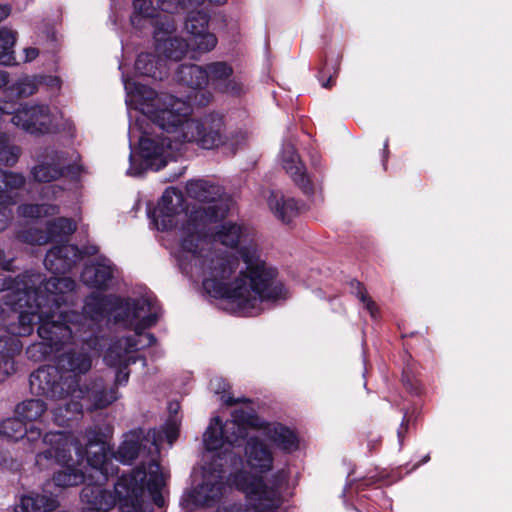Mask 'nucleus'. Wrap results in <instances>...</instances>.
<instances>
[{
  "label": "nucleus",
  "mask_w": 512,
  "mask_h": 512,
  "mask_svg": "<svg viewBox=\"0 0 512 512\" xmlns=\"http://www.w3.org/2000/svg\"><path fill=\"white\" fill-rule=\"evenodd\" d=\"M267 202L272 213L284 223L291 222L299 213V206L293 198L269 192Z\"/></svg>",
  "instance_id": "c756f323"
},
{
  "label": "nucleus",
  "mask_w": 512,
  "mask_h": 512,
  "mask_svg": "<svg viewBox=\"0 0 512 512\" xmlns=\"http://www.w3.org/2000/svg\"><path fill=\"white\" fill-rule=\"evenodd\" d=\"M58 212V206L52 204H26L18 207V213L20 216L31 219L55 215Z\"/></svg>",
  "instance_id": "c9c22d12"
},
{
  "label": "nucleus",
  "mask_w": 512,
  "mask_h": 512,
  "mask_svg": "<svg viewBox=\"0 0 512 512\" xmlns=\"http://www.w3.org/2000/svg\"><path fill=\"white\" fill-rule=\"evenodd\" d=\"M76 230V224L73 220L65 217H59L47 224L46 231H39L30 228L25 232H19L17 238L24 243L43 245L49 241L63 239Z\"/></svg>",
  "instance_id": "4be33fe9"
},
{
  "label": "nucleus",
  "mask_w": 512,
  "mask_h": 512,
  "mask_svg": "<svg viewBox=\"0 0 512 512\" xmlns=\"http://www.w3.org/2000/svg\"><path fill=\"white\" fill-rule=\"evenodd\" d=\"M167 135H156L147 133L136 119L129 125V141L132 144L133 139L139 141V155L141 163L136 164L133 153H130V167L127 170L129 176H139L145 169L159 170L166 166L168 161L176 156L183 142H175L173 135L164 129H161Z\"/></svg>",
  "instance_id": "1a4fd4ad"
},
{
  "label": "nucleus",
  "mask_w": 512,
  "mask_h": 512,
  "mask_svg": "<svg viewBox=\"0 0 512 512\" xmlns=\"http://www.w3.org/2000/svg\"><path fill=\"white\" fill-rule=\"evenodd\" d=\"M357 287H358L357 296H358L359 300L365 305V307L368 310V312L370 313V315L372 317H375L376 312H377L375 303L368 297L365 289L360 285V283H357Z\"/></svg>",
  "instance_id": "79ce46f5"
},
{
  "label": "nucleus",
  "mask_w": 512,
  "mask_h": 512,
  "mask_svg": "<svg viewBox=\"0 0 512 512\" xmlns=\"http://www.w3.org/2000/svg\"><path fill=\"white\" fill-rule=\"evenodd\" d=\"M97 252V248L96 247H91L90 250H87L86 253H89V254H94Z\"/></svg>",
  "instance_id": "5fc2aeb1"
},
{
  "label": "nucleus",
  "mask_w": 512,
  "mask_h": 512,
  "mask_svg": "<svg viewBox=\"0 0 512 512\" xmlns=\"http://www.w3.org/2000/svg\"><path fill=\"white\" fill-rule=\"evenodd\" d=\"M91 367L92 355L85 348L67 351L59 357L58 368L43 366L31 374V390L50 399H62L71 389L80 386L79 377Z\"/></svg>",
  "instance_id": "0eeeda50"
},
{
  "label": "nucleus",
  "mask_w": 512,
  "mask_h": 512,
  "mask_svg": "<svg viewBox=\"0 0 512 512\" xmlns=\"http://www.w3.org/2000/svg\"><path fill=\"white\" fill-rule=\"evenodd\" d=\"M247 407L235 409L231 419L222 422L213 417L203 434L206 451L203 454V465L200 468V479L193 489L192 497L196 504L212 505L226 493L228 485L224 482L222 455H226L230 447L242 445L248 433ZM197 478V474L195 475Z\"/></svg>",
  "instance_id": "39448f33"
},
{
  "label": "nucleus",
  "mask_w": 512,
  "mask_h": 512,
  "mask_svg": "<svg viewBox=\"0 0 512 512\" xmlns=\"http://www.w3.org/2000/svg\"><path fill=\"white\" fill-rule=\"evenodd\" d=\"M152 431L156 432V436L158 437V446L162 443L163 439L166 438L168 443L172 445L175 439L178 436V425L175 421L169 422L166 426L161 430L153 429Z\"/></svg>",
  "instance_id": "58836bf2"
},
{
  "label": "nucleus",
  "mask_w": 512,
  "mask_h": 512,
  "mask_svg": "<svg viewBox=\"0 0 512 512\" xmlns=\"http://www.w3.org/2000/svg\"><path fill=\"white\" fill-rule=\"evenodd\" d=\"M11 13V7L6 4H0V22L6 19Z\"/></svg>",
  "instance_id": "de8ad7c7"
},
{
  "label": "nucleus",
  "mask_w": 512,
  "mask_h": 512,
  "mask_svg": "<svg viewBox=\"0 0 512 512\" xmlns=\"http://www.w3.org/2000/svg\"><path fill=\"white\" fill-rule=\"evenodd\" d=\"M15 371V362L11 357L0 356V383Z\"/></svg>",
  "instance_id": "a19ab883"
},
{
  "label": "nucleus",
  "mask_w": 512,
  "mask_h": 512,
  "mask_svg": "<svg viewBox=\"0 0 512 512\" xmlns=\"http://www.w3.org/2000/svg\"><path fill=\"white\" fill-rule=\"evenodd\" d=\"M24 62H32L39 56V50L35 47H26L23 49Z\"/></svg>",
  "instance_id": "c03bdc74"
},
{
  "label": "nucleus",
  "mask_w": 512,
  "mask_h": 512,
  "mask_svg": "<svg viewBox=\"0 0 512 512\" xmlns=\"http://www.w3.org/2000/svg\"><path fill=\"white\" fill-rule=\"evenodd\" d=\"M24 183L25 178L22 174L6 172L0 169V205H13L15 199L10 195V192L21 188Z\"/></svg>",
  "instance_id": "7c9ffc66"
},
{
  "label": "nucleus",
  "mask_w": 512,
  "mask_h": 512,
  "mask_svg": "<svg viewBox=\"0 0 512 512\" xmlns=\"http://www.w3.org/2000/svg\"><path fill=\"white\" fill-rule=\"evenodd\" d=\"M248 431L256 430L279 451L291 454L299 449V437L294 429L278 421H267L247 407Z\"/></svg>",
  "instance_id": "2eb2a0df"
},
{
  "label": "nucleus",
  "mask_w": 512,
  "mask_h": 512,
  "mask_svg": "<svg viewBox=\"0 0 512 512\" xmlns=\"http://www.w3.org/2000/svg\"><path fill=\"white\" fill-rule=\"evenodd\" d=\"M204 220L201 237L207 251L204 273H184L193 282H201L213 297L225 298L236 312L252 316L266 302L288 297V290L276 279L277 270L261 259L248 228L234 222Z\"/></svg>",
  "instance_id": "f03ea898"
},
{
  "label": "nucleus",
  "mask_w": 512,
  "mask_h": 512,
  "mask_svg": "<svg viewBox=\"0 0 512 512\" xmlns=\"http://www.w3.org/2000/svg\"><path fill=\"white\" fill-rule=\"evenodd\" d=\"M81 258L79 249L71 244L51 248L44 259L47 270L54 274L65 273Z\"/></svg>",
  "instance_id": "393cba45"
},
{
  "label": "nucleus",
  "mask_w": 512,
  "mask_h": 512,
  "mask_svg": "<svg viewBox=\"0 0 512 512\" xmlns=\"http://www.w3.org/2000/svg\"><path fill=\"white\" fill-rule=\"evenodd\" d=\"M176 80L192 88L193 92L188 96V104L204 106L210 99L211 94L207 91L202 90L207 86V75L205 67H201L195 64L181 65L175 75Z\"/></svg>",
  "instance_id": "aec40b11"
},
{
  "label": "nucleus",
  "mask_w": 512,
  "mask_h": 512,
  "mask_svg": "<svg viewBox=\"0 0 512 512\" xmlns=\"http://www.w3.org/2000/svg\"><path fill=\"white\" fill-rule=\"evenodd\" d=\"M75 288V281L69 277L44 280L39 273H26L12 279L6 273L0 274V292H6L5 305L19 311L18 326L11 331L30 335L37 323L41 342L30 345L27 354L34 361H42L68 344L82 343L95 350L99 326L111 316L115 323H123L136 332L135 337L114 341L104 356L105 363L117 369L116 383L125 384L129 378L127 367L136 361L135 352L156 341L152 334L141 333L157 321L156 300L148 294L121 299L93 292L86 298L82 313H78L67 310L75 302Z\"/></svg>",
  "instance_id": "f257e3e1"
},
{
  "label": "nucleus",
  "mask_w": 512,
  "mask_h": 512,
  "mask_svg": "<svg viewBox=\"0 0 512 512\" xmlns=\"http://www.w3.org/2000/svg\"><path fill=\"white\" fill-rule=\"evenodd\" d=\"M13 110V102L6 101L5 99H0V113L1 114H11Z\"/></svg>",
  "instance_id": "a18cd8bd"
},
{
  "label": "nucleus",
  "mask_w": 512,
  "mask_h": 512,
  "mask_svg": "<svg viewBox=\"0 0 512 512\" xmlns=\"http://www.w3.org/2000/svg\"><path fill=\"white\" fill-rule=\"evenodd\" d=\"M10 82L9 73L0 70V89L7 86Z\"/></svg>",
  "instance_id": "09e8293b"
},
{
  "label": "nucleus",
  "mask_w": 512,
  "mask_h": 512,
  "mask_svg": "<svg viewBox=\"0 0 512 512\" xmlns=\"http://www.w3.org/2000/svg\"><path fill=\"white\" fill-rule=\"evenodd\" d=\"M13 326H18V321L11 323L8 326V333L0 336V356L11 357L12 359H14V356L22 349V343L18 337L23 336L22 334L11 331Z\"/></svg>",
  "instance_id": "72a5a7b5"
},
{
  "label": "nucleus",
  "mask_w": 512,
  "mask_h": 512,
  "mask_svg": "<svg viewBox=\"0 0 512 512\" xmlns=\"http://www.w3.org/2000/svg\"><path fill=\"white\" fill-rule=\"evenodd\" d=\"M189 197L200 204L193 208L192 220H222L231 206V199L219 185L206 180H191L186 184Z\"/></svg>",
  "instance_id": "f8f14e48"
},
{
  "label": "nucleus",
  "mask_w": 512,
  "mask_h": 512,
  "mask_svg": "<svg viewBox=\"0 0 512 512\" xmlns=\"http://www.w3.org/2000/svg\"><path fill=\"white\" fill-rule=\"evenodd\" d=\"M122 81L129 118H133L132 111L139 112L160 129L171 133L175 142H195L204 149L223 146L234 153L246 140L247 134L242 130L227 133L223 118L218 114H209L201 120L190 118L191 107L185 100L157 93L132 81L124 73Z\"/></svg>",
  "instance_id": "20e7f679"
},
{
  "label": "nucleus",
  "mask_w": 512,
  "mask_h": 512,
  "mask_svg": "<svg viewBox=\"0 0 512 512\" xmlns=\"http://www.w3.org/2000/svg\"><path fill=\"white\" fill-rule=\"evenodd\" d=\"M185 29L189 34L192 52L207 53L217 45V37L209 31V15L203 11L189 12Z\"/></svg>",
  "instance_id": "6ab92c4d"
},
{
  "label": "nucleus",
  "mask_w": 512,
  "mask_h": 512,
  "mask_svg": "<svg viewBox=\"0 0 512 512\" xmlns=\"http://www.w3.org/2000/svg\"><path fill=\"white\" fill-rule=\"evenodd\" d=\"M46 404L40 399H29L21 402L15 408V414L22 421H36L46 411Z\"/></svg>",
  "instance_id": "473e14b6"
},
{
  "label": "nucleus",
  "mask_w": 512,
  "mask_h": 512,
  "mask_svg": "<svg viewBox=\"0 0 512 512\" xmlns=\"http://www.w3.org/2000/svg\"><path fill=\"white\" fill-rule=\"evenodd\" d=\"M135 70L139 75L161 80L167 75L169 66L159 55L141 53L135 62Z\"/></svg>",
  "instance_id": "cd10ccee"
},
{
  "label": "nucleus",
  "mask_w": 512,
  "mask_h": 512,
  "mask_svg": "<svg viewBox=\"0 0 512 512\" xmlns=\"http://www.w3.org/2000/svg\"><path fill=\"white\" fill-rule=\"evenodd\" d=\"M236 489L241 491L247 504H229L218 508L217 512H275L280 506V497L275 491L261 489L259 479L242 473L234 478Z\"/></svg>",
  "instance_id": "ddd939ff"
},
{
  "label": "nucleus",
  "mask_w": 512,
  "mask_h": 512,
  "mask_svg": "<svg viewBox=\"0 0 512 512\" xmlns=\"http://www.w3.org/2000/svg\"><path fill=\"white\" fill-rule=\"evenodd\" d=\"M70 401L64 406L53 410V420L59 426H66L70 421L77 420L83 409H103L119 398L116 388H107L101 379H95L88 385L77 386L68 393Z\"/></svg>",
  "instance_id": "9d476101"
},
{
  "label": "nucleus",
  "mask_w": 512,
  "mask_h": 512,
  "mask_svg": "<svg viewBox=\"0 0 512 512\" xmlns=\"http://www.w3.org/2000/svg\"><path fill=\"white\" fill-rule=\"evenodd\" d=\"M163 12L174 13L182 8H197L205 4V0H157Z\"/></svg>",
  "instance_id": "4c0bfd02"
},
{
  "label": "nucleus",
  "mask_w": 512,
  "mask_h": 512,
  "mask_svg": "<svg viewBox=\"0 0 512 512\" xmlns=\"http://www.w3.org/2000/svg\"><path fill=\"white\" fill-rule=\"evenodd\" d=\"M9 207H10V205H8V204L0 205V232L3 231L7 227L8 223L11 219L12 212Z\"/></svg>",
  "instance_id": "37998d69"
},
{
  "label": "nucleus",
  "mask_w": 512,
  "mask_h": 512,
  "mask_svg": "<svg viewBox=\"0 0 512 512\" xmlns=\"http://www.w3.org/2000/svg\"><path fill=\"white\" fill-rule=\"evenodd\" d=\"M207 85L229 95H240L244 91L242 81L234 75L233 67L225 61L208 63L205 66Z\"/></svg>",
  "instance_id": "412c9836"
},
{
  "label": "nucleus",
  "mask_w": 512,
  "mask_h": 512,
  "mask_svg": "<svg viewBox=\"0 0 512 512\" xmlns=\"http://www.w3.org/2000/svg\"><path fill=\"white\" fill-rule=\"evenodd\" d=\"M4 254L3 251L0 250V266L5 270H10L11 262L3 260Z\"/></svg>",
  "instance_id": "8fccbe9b"
},
{
  "label": "nucleus",
  "mask_w": 512,
  "mask_h": 512,
  "mask_svg": "<svg viewBox=\"0 0 512 512\" xmlns=\"http://www.w3.org/2000/svg\"><path fill=\"white\" fill-rule=\"evenodd\" d=\"M38 79L33 76H23L13 82L6 92L9 95H15L18 98H27L35 94L38 90Z\"/></svg>",
  "instance_id": "f704fd0d"
},
{
  "label": "nucleus",
  "mask_w": 512,
  "mask_h": 512,
  "mask_svg": "<svg viewBox=\"0 0 512 512\" xmlns=\"http://www.w3.org/2000/svg\"><path fill=\"white\" fill-rule=\"evenodd\" d=\"M349 488H350V484L345 486V488L343 490V496L344 497H346L349 494Z\"/></svg>",
  "instance_id": "864d4df0"
},
{
  "label": "nucleus",
  "mask_w": 512,
  "mask_h": 512,
  "mask_svg": "<svg viewBox=\"0 0 512 512\" xmlns=\"http://www.w3.org/2000/svg\"><path fill=\"white\" fill-rule=\"evenodd\" d=\"M18 33L8 27L0 28V64L12 65L15 63L14 46Z\"/></svg>",
  "instance_id": "2f4dec72"
},
{
  "label": "nucleus",
  "mask_w": 512,
  "mask_h": 512,
  "mask_svg": "<svg viewBox=\"0 0 512 512\" xmlns=\"http://www.w3.org/2000/svg\"><path fill=\"white\" fill-rule=\"evenodd\" d=\"M116 271V267L108 258L99 256L90 264H86L81 273V280L88 287L105 290L112 284Z\"/></svg>",
  "instance_id": "b1692460"
},
{
  "label": "nucleus",
  "mask_w": 512,
  "mask_h": 512,
  "mask_svg": "<svg viewBox=\"0 0 512 512\" xmlns=\"http://www.w3.org/2000/svg\"><path fill=\"white\" fill-rule=\"evenodd\" d=\"M87 462L99 474L97 482L107 480L117 472L113 460L130 464L139 455L146 452L150 456L129 475L122 476L115 484V494L122 512H145V493L153 497L158 506L163 505L159 494L166 483L168 474L161 468L156 457L158 455V437L155 431L142 429L132 430L124 435V439L116 453H112L110 445L100 428L94 427L86 431Z\"/></svg>",
  "instance_id": "7ed1b4c3"
},
{
  "label": "nucleus",
  "mask_w": 512,
  "mask_h": 512,
  "mask_svg": "<svg viewBox=\"0 0 512 512\" xmlns=\"http://www.w3.org/2000/svg\"><path fill=\"white\" fill-rule=\"evenodd\" d=\"M21 155L20 147L11 145L8 136L0 133V163L6 166H13Z\"/></svg>",
  "instance_id": "e433bc0d"
},
{
  "label": "nucleus",
  "mask_w": 512,
  "mask_h": 512,
  "mask_svg": "<svg viewBox=\"0 0 512 512\" xmlns=\"http://www.w3.org/2000/svg\"><path fill=\"white\" fill-rule=\"evenodd\" d=\"M206 2L212 5H223L227 2V0H205V3Z\"/></svg>",
  "instance_id": "3c124183"
},
{
  "label": "nucleus",
  "mask_w": 512,
  "mask_h": 512,
  "mask_svg": "<svg viewBox=\"0 0 512 512\" xmlns=\"http://www.w3.org/2000/svg\"><path fill=\"white\" fill-rule=\"evenodd\" d=\"M79 172V165L67 164L64 153L52 148L46 149L39 157L38 163L31 168V174L38 182L54 181L65 173L75 176Z\"/></svg>",
  "instance_id": "a211bd4d"
},
{
  "label": "nucleus",
  "mask_w": 512,
  "mask_h": 512,
  "mask_svg": "<svg viewBox=\"0 0 512 512\" xmlns=\"http://www.w3.org/2000/svg\"><path fill=\"white\" fill-rule=\"evenodd\" d=\"M44 449L36 454L35 462L40 470L53 465L64 469L54 473L53 483L59 488L77 486L85 481L84 472L76 465L82 463L84 451L79 439L64 432H49L43 436Z\"/></svg>",
  "instance_id": "6e6552de"
},
{
  "label": "nucleus",
  "mask_w": 512,
  "mask_h": 512,
  "mask_svg": "<svg viewBox=\"0 0 512 512\" xmlns=\"http://www.w3.org/2000/svg\"><path fill=\"white\" fill-rule=\"evenodd\" d=\"M279 158L283 169L291 176L305 195L316 197L321 193V184L318 181H312L307 175L304 164L290 141L283 142Z\"/></svg>",
  "instance_id": "dca6fc26"
},
{
  "label": "nucleus",
  "mask_w": 512,
  "mask_h": 512,
  "mask_svg": "<svg viewBox=\"0 0 512 512\" xmlns=\"http://www.w3.org/2000/svg\"><path fill=\"white\" fill-rule=\"evenodd\" d=\"M83 512H108L116 503L112 492L99 484L86 485L81 492Z\"/></svg>",
  "instance_id": "a878e982"
},
{
  "label": "nucleus",
  "mask_w": 512,
  "mask_h": 512,
  "mask_svg": "<svg viewBox=\"0 0 512 512\" xmlns=\"http://www.w3.org/2000/svg\"><path fill=\"white\" fill-rule=\"evenodd\" d=\"M176 27L172 19L159 22L154 30L155 49L158 55L166 62L181 60L188 50H191L190 42L176 36Z\"/></svg>",
  "instance_id": "f3484780"
},
{
  "label": "nucleus",
  "mask_w": 512,
  "mask_h": 512,
  "mask_svg": "<svg viewBox=\"0 0 512 512\" xmlns=\"http://www.w3.org/2000/svg\"><path fill=\"white\" fill-rule=\"evenodd\" d=\"M0 435L13 441L22 439L28 444L31 451L38 450L41 447L44 448L41 430L34 425L26 428L24 421L17 415L16 417L5 419L0 424Z\"/></svg>",
  "instance_id": "5701e85b"
},
{
  "label": "nucleus",
  "mask_w": 512,
  "mask_h": 512,
  "mask_svg": "<svg viewBox=\"0 0 512 512\" xmlns=\"http://www.w3.org/2000/svg\"><path fill=\"white\" fill-rule=\"evenodd\" d=\"M244 441V463L250 472L240 470L234 474H231L228 478L230 485L236 488L234 478L239 474L245 473L249 475V477L261 480L263 485L261 489L265 491H275L280 497L281 504L282 497L279 492V487L287 483V472L284 469L278 470L272 476L271 486H268L262 475H265L273 470L274 454L272 449L258 436H247Z\"/></svg>",
  "instance_id": "9b49d317"
},
{
  "label": "nucleus",
  "mask_w": 512,
  "mask_h": 512,
  "mask_svg": "<svg viewBox=\"0 0 512 512\" xmlns=\"http://www.w3.org/2000/svg\"><path fill=\"white\" fill-rule=\"evenodd\" d=\"M332 85H333V80H332V78H329L327 81H325V82H323V83H322V86H323L324 88H329V87H331Z\"/></svg>",
  "instance_id": "603ef678"
},
{
  "label": "nucleus",
  "mask_w": 512,
  "mask_h": 512,
  "mask_svg": "<svg viewBox=\"0 0 512 512\" xmlns=\"http://www.w3.org/2000/svg\"><path fill=\"white\" fill-rule=\"evenodd\" d=\"M165 19H171V17L160 13L153 5L152 0L133 1V12L130 16V21L134 28L143 29L151 25L155 30L159 22H165Z\"/></svg>",
  "instance_id": "bb28decb"
},
{
  "label": "nucleus",
  "mask_w": 512,
  "mask_h": 512,
  "mask_svg": "<svg viewBox=\"0 0 512 512\" xmlns=\"http://www.w3.org/2000/svg\"><path fill=\"white\" fill-rule=\"evenodd\" d=\"M209 387L211 391L214 392L215 394H223L220 398L221 401L229 405L233 403L232 398L230 396L225 395V392L228 388V383L223 378L215 377L211 379Z\"/></svg>",
  "instance_id": "ea45409f"
},
{
  "label": "nucleus",
  "mask_w": 512,
  "mask_h": 512,
  "mask_svg": "<svg viewBox=\"0 0 512 512\" xmlns=\"http://www.w3.org/2000/svg\"><path fill=\"white\" fill-rule=\"evenodd\" d=\"M58 506L55 497L37 492H31L21 496L20 503L16 505L14 512H51Z\"/></svg>",
  "instance_id": "c85d7f7f"
},
{
  "label": "nucleus",
  "mask_w": 512,
  "mask_h": 512,
  "mask_svg": "<svg viewBox=\"0 0 512 512\" xmlns=\"http://www.w3.org/2000/svg\"><path fill=\"white\" fill-rule=\"evenodd\" d=\"M59 190H60V188L58 186L51 185V186L45 187L42 192H43L44 197L48 198L50 195L55 197Z\"/></svg>",
  "instance_id": "49530a36"
},
{
  "label": "nucleus",
  "mask_w": 512,
  "mask_h": 512,
  "mask_svg": "<svg viewBox=\"0 0 512 512\" xmlns=\"http://www.w3.org/2000/svg\"><path fill=\"white\" fill-rule=\"evenodd\" d=\"M11 122L21 130L32 135H44L57 131L61 127L62 115L46 104L24 103L12 110Z\"/></svg>",
  "instance_id": "4468645a"
},
{
  "label": "nucleus",
  "mask_w": 512,
  "mask_h": 512,
  "mask_svg": "<svg viewBox=\"0 0 512 512\" xmlns=\"http://www.w3.org/2000/svg\"><path fill=\"white\" fill-rule=\"evenodd\" d=\"M150 217L157 230L174 231L177 244L173 253L182 273L203 274L208 249L201 237L205 223L192 220L193 210H184L182 193L167 188Z\"/></svg>",
  "instance_id": "423d86ee"
}]
</instances>
